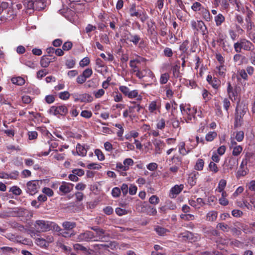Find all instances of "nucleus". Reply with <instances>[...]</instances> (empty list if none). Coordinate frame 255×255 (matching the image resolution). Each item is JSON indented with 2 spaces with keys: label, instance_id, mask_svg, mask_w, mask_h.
<instances>
[{
  "label": "nucleus",
  "instance_id": "obj_1",
  "mask_svg": "<svg viewBox=\"0 0 255 255\" xmlns=\"http://www.w3.org/2000/svg\"><path fill=\"white\" fill-rule=\"evenodd\" d=\"M34 226L39 232H47L50 230L59 231L61 230V228L57 224L48 221L37 220Z\"/></svg>",
  "mask_w": 255,
  "mask_h": 255
},
{
  "label": "nucleus",
  "instance_id": "obj_2",
  "mask_svg": "<svg viewBox=\"0 0 255 255\" xmlns=\"http://www.w3.org/2000/svg\"><path fill=\"white\" fill-rule=\"evenodd\" d=\"M250 160V154H247L245 158L243 159L240 166V168L236 174V177L240 179L241 177L245 176L249 173V170L247 167V164Z\"/></svg>",
  "mask_w": 255,
  "mask_h": 255
},
{
  "label": "nucleus",
  "instance_id": "obj_3",
  "mask_svg": "<svg viewBox=\"0 0 255 255\" xmlns=\"http://www.w3.org/2000/svg\"><path fill=\"white\" fill-rule=\"evenodd\" d=\"M42 180H32L27 183L26 192L30 195H34L37 192L38 189L42 184Z\"/></svg>",
  "mask_w": 255,
  "mask_h": 255
},
{
  "label": "nucleus",
  "instance_id": "obj_4",
  "mask_svg": "<svg viewBox=\"0 0 255 255\" xmlns=\"http://www.w3.org/2000/svg\"><path fill=\"white\" fill-rule=\"evenodd\" d=\"M49 113L54 115L65 116L68 113V109L64 105L52 106L49 109Z\"/></svg>",
  "mask_w": 255,
  "mask_h": 255
},
{
  "label": "nucleus",
  "instance_id": "obj_5",
  "mask_svg": "<svg viewBox=\"0 0 255 255\" xmlns=\"http://www.w3.org/2000/svg\"><path fill=\"white\" fill-rule=\"evenodd\" d=\"M95 238L94 233L90 231H86L77 236L76 238L78 242H89Z\"/></svg>",
  "mask_w": 255,
  "mask_h": 255
},
{
  "label": "nucleus",
  "instance_id": "obj_6",
  "mask_svg": "<svg viewBox=\"0 0 255 255\" xmlns=\"http://www.w3.org/2000/svg\"><path fill=\"white\" fill-rule=\"evenodd\" d=\"M1 13H2V15L0 17V20L1 22L5 21L6 20H12L14 18V15H15V11L11 7L8 8Z\"/></svg>",
  "mask_w": 255,
  "mask_h": 255
},
{
  "label": "nucleus",
  "instance_id": "obj_7",
  "mask_svg": "<svg viewBox=\"0 0 255 255\" xmlns=\"http://www.w3.org/2000/svg\"><path fill=\"white\" fill-rule=\"evenodd\" d=\"M125 40H128L129 41L132 42L134 45H137V44L141 40V38L139 35L137 34H132L131 33H129L127 36H125Z\"/></svg>",
  "mask_w": 255,
  "mask_h": 255
},
{
  "label": "nucleus",
  "instance_id": "obj_8",
  "mask_svg": "<svg viewBox=\"0 0 255 255\" xmlns=\"http://www.w3.org/2000/svg\"><path fill=\"white\" fill-rule=\"evenodd\" d=\"M238 164V160L234 157H230L229 159H226L224 165L228 169H232L235 166Z\"/></svg>",
  "mask_w": 255,
  "mask_h": 255
},
{
  "label": "nucleus",
  "instance_id": "obj_9",
  "mask_svg": "<svg viewBox=\"0 0 255 255\" xmlns=\"http://www.w3.org/2000/svg\"><path fill=\"white\" fill-rule=\"evenodd\" d=\"M74 185L73 184L63 182L60 186L59 190L64 194L69 193L72 189Z\"/></svg>",
  "mask_w": 255,
  "mask_h": 255
},
{
  "label": "nucleus",
  "instance_id": "obj_10",
  "mask_svg": "<svg viewBox=\"0 0 255 255\" xmlns=\"http://www.w3.org/2000/svg\"><path fill=\"white\" fill-rule=\"evenodd\" d=\"M183 187L184 186L183 184L175 185L171 189L170 191V196L173 198L174 197L182 191Z\"/></svg>",
  "mask_w": 255,
  "mask_h": 255
},
{
  "label": "nucleus",
  "instance_id": "obj_11",
  "mask_svg": "<svg viewBox=\"0 0 255 255\" xmlns=\"http://www.w3.org/2000/svg\"><path fill=\"white\" fill-rule=\"evenodd\" d=\"M235 226L241 229L246 234L253 233L255 231V229L253 228L251 229L250 227H249L248 225L242 224L240 223H237V225H235Z\"/></svg>",
  "mask_w": 255,
  "mask_h": 255
},
{
  "label": "nucleus",
  "instance_id": "obj_12",
  "mask_svg": "<svg viewBox=\"0 0 255 255\" xmlns=\"http://www.w3.org/2000/svg\"><path fill=\"white\" fill-rule=\"evenodd\" d=\"M203 232L210 237L218 236L219 235L218 232L216 230L214 229L212 227L203 228Z\"/></svg>",
  "mask_w": 255,
  "mask_h": 255
},
{
  "label": "nucleus",
  "instance_id": "obj_13",
  "mask_svg": "<svg viewBox=\"0 0 255 255\" xmlns=\"http://www.w3.org/2000/svg\"><path fill=\"white\" fill-rule=\"evenodd\" d=\"M199 175L197 172H194L189 175L188 179V183L190 186H194L197 182V176Z\"/></svg>",
  "mask_w": 255,
  "mask_h": 255
},
{
  "label": "nucleus",
  "instance_id": "obj_14",
  "mask_svg": "<svg viewBox=\"0 0 255 255\" xmlns=\"http://www.w3.org/2000/svg\"><path fill=\"white\" fill-rule=\"evenodd\" d=\"M74 249L78 252H81L83 255H86L91 250L89 248H87L82 245L76 244L73 246Z\"/></svg>",
  "mask_w": 255,
  "mask_h": 255
},
{
  "label": "nucleus",
  "instance_id": "obj_15",
  "mask_svg": "<svg viewBox=\"0 0 255 255\" xmlns=\"http://www.w3.org/2000/svg\"><path fill=\"white\" fill-rule=\"evenodd\" d=\"M241 47L245 50H251L252 47L253 46V44L249 41L245 39H241Z\"/></svg>",
  "mask_w": 255,
  "mask_h": 255
},
{
  "label": "nucleus",
  "instance_id": "obj_16",
  "mask_svg": "<svg viewBox=\"0 0 255 255\" xmlns=\"http://www.w3.org/2000/svg\"><path fill=\"white\" fill-rule=\"evenodd\" d=\"M200 29L203 35L208 34V30L204 22L202 20L197 21V30Z\"/></svg>",
  "mask_w": 255,
  "mask_h": 255
},
{
  "label": "nucleus",
  "instance_id": "obj_17",
  "mask_svg": "<svg viewBox=\"0 0 255 255\" xmlns=\"http://www.w3.org/2000/svg\"><path fill=\"white\" fill-rule=\"evenodd\" d=\"M153 143L155 147V153L156 154H160V148L162 145H164V143L162 141L157 139H155L153 141Z\"/></svg>",
  "mask_w": 255,
  "mask_h": 255
},
{
  "label": "nucleus",
  "instance_id": "obj_18",
  "mask_svg": "<svg viewBox=\"0 0 255 255\" xmlns=\"http://www.w3.org/2000/svg\"><path fill=\"white\" fill-rule=\"evenodd\" d=\"M76 226V224L74 222L65 221L62 223V227L65 230H71Z\"/></svg>",
  "mask_w": 255,
  "mask_h": 255
},
{
  "label": "nucleus",
  "instance_id": "obj_19",
  "mask_svg": "<svg viewBox=\"0 0 255 255\" xmlns=\"http://www.w3.org/2000/svg\"><path fill=\"white\" fill-rule=\"evenodd\" d=\"M52 61H51L50 59L47 58L46 55H43L41 57V60L40 61V64L41 67L43 68L47 67L49 64L52 62Z\"/></svg>",
  "mask_w": 255,
  "mask_h": 255
},
{
  "label": "nucleus",
  "instance_id": "obj_20",
  "mask_svg": "<svg viewBox=\"0 0 255 255\" xmlns=\"http://www.w3.org/2000/svg\"><path fill=\"white\" fill-rule=\"evenodd\" d=\"M76 150L78 155L85 156L87 154V149L84 146L78 143L76 146Z\"/></svg>",
  "mask_w": 255,
  "mask_h": 255
},
{
  "label": "nucleus",
  "instance_id": "obj_21",
  "mask_svg": "<svg viewBox=\"0 0 255 255\" xmlns=\"http://www.w3.org/2000/svg\"><path fill=\"white\" fill-rule=\"evenodd\" d=\"M193 234L188 231L185 232L179 235V238H182L184 240L192 241L193 239Z\"/></svg>",
  "mask_w": 255,
  "mask_h": 255
},
{
  "label": "nucleus",
  "instance_id": "obj_22",
  "mask_svg": "<svg viewBox=\"0 0 255 255\" xmlns=\"http://www.w3.org/2000/svg\"><path fill=\"white\" fill-rule=\"evenodd\" d=\"M46 4L44 0H35V9L40 10L44 9Z\"/></svg>",
  "mask_w": 255,
  "mask_h": 255
},
{
  "label": "nucleus",
  "instance_id": "obj_23",
  "mask_svg": "<svg viewBox=\"0 0 255 255\" xmlns=\"http://www.w3.org/2000/svg\"><path fill=\"white\" fill-rule=\"evenodd\" d=\"M169 162H171L172 164H175V165L180 166L182 163V158L178 155H174L171 159H169Z\"/></svg>",
  "mask_w": 255,
  "mask_h": 255
},
{
  "label": "nucleus",
  "instance_id": "obj_24",
  "mask_svg": "<svg viewBox=\"0 0 255 255\" xmlns=\"http://www.w3.org/2000/svg\"><path fill=\"white\" fill-rule=\"evenodd\" d=\"M203 18L207 21H210L211 19V16L209 11L204 7H202L201 10Z\"/></svg>",
  "mask_w": 255,
  "mask_h": 255
},
{
  "label": "nucleus",
  "instance_id": "obj_25",
  "mask_svg": "<svg viewBox=\"0 0 255 255\" xmlns=\"http://www.w3.org/2000/svg\"><path fill=\"white\" fill-rule=\"evenodd\" d=\"M217 212L215 211L209 212L206 216V220L209 221H214L217 217Z\"/></svg>",
  "mask_w": 255,
  "mask_h": 255
},
{
  "label": "nucleus",
  "instance_id": "obj_26",
  "mask_svg": "<svg viewBox=\"0 0 255 255\" xmlns=\"http://www.w3.org/2000/svg\"><path fill=\"white\" fill-rule=\"evenodd\" d=\"M90 229L95 232H96L97 236L98 237H104V235L105 233V231L103 229L100 228L98 226H94L90 227Z\"/></svg>",
  "mask_w": 255,
  "mask_h": 255
},
{
  "label": "nucleus",
  "instance_id": "obj_27",
  "mask_svg": "<svg viewBox=\"0 0 255 255\" xmlns=\"http://www.w3.org/2000/svg\"><path fill=\"white\" fill-rule=\"evenodd\" d=\"M11 82L14 84L21 86L24 84L25 80L23 78L18 77L16 78H12L11 79Z\"/></svg>",
  "mask_w": 255,
  "mask_h": 255
},
{
  "label": "nucleus",
  "instance_id": "obj_28",
  "mask_svg": "<svg viewBox=\"0 0 255 255\" xmlns=\"http://www.w3.org/2000/svg\"><path fill=\"white\" fill-rule=\"evenodd\" d=\"M8 2L4 0H0V13H1L5 11L8 7Z\"/></svg>",
  "mask_w": 255,
  "mask_h": 255
},
{
  "label": "nucleus",
  "instance_id": "obj_29",
  "mask_svg": "<svg viewBox=\"0 0 255 255\" xmlns=\"http://www.w3.org/2000/svg\"><path fill=\"white\" fill-rule=\"evenodd\" d=\"M242 118L241 115H239L237 113V115H236L235 117V121L234 123V128H237L238 127H240L242 124Z\"/></svg>",
  "mask_w": 255,
  "mask_h": 255
},
{
  "label": "nucleus",
  "instance_id": "obj_30",
  "mask_svg": "<svg viewBox=\"0 0 255 255\" xmlns=\"http://www.w3.org/2000/svg\"><path fill=\"white\" fill-rule=\"evenodd\" d=\"M24 5L27 9H35V0H26L24 2Z\"/></svg>",
  "mask_w": 255,
  "mask_h": 255
},
{
  "label": "nucleus",
  "instance_id": "obj_31",
  "mask_svg": "<svg viewBox=\"0 0 255 255\" xmlns=\"http://www.w3.org/2000/svg\"><path fill=\"white\" fill-rule=\"evenodd\" d=\"M155 231L160 236H164L166 235L167 232H169V231L164 228L157 226L155 228Z\"/></svg>",
  "mask_w": 255,
  "mask_h": 255
},
{
  "label": "nucleus",
  "instance_id": "obj_32",
  "mask_svg": "<svg viewBox=\"0 0 255 255\" xmlns=\"http://www.w3.org/2000/svg\"><path fill=\"white\" fill-rule=\"evenodd\" d=\"M217 136V133L215 131H210L208 133L205 137L207 141H212Z\"/></svg>",
  "mask_w": 255,
  "mask_h": 255
},
{
  "label": "nucleus",
  "instance_id": "obj_33",
  "mask_svg": "<svg viewBox=\"0 0 255 255\" xmlns=\"http://www.w3.org/2000/svg\"><path fill=\"white\" fill-rule=\"evenodd\" d=\"M215 20L217 26L221 25L225 20V17L222 14H219L215 17Z\"/></svg>",
  "mask_w": 255,
  "mask_h": 255
},
{
  "label": "nucleus",
  "instance_id": "obj_34",
  "mask_svg": "<svg viewBox=\"0 0 255 255\" xmlns=\"http://www.w3.org/2000/svg\"><path fill=\"white\" fill-rule=\"evenodd\" d=\"M36 241L37 245L41 247L46 248L48 246L47 242H45L44 239L43 238H38L36 240Z\"/></svg>",
  "mask_w": 255,
  "mask_h": 255
},
{
  "label": "nucleus",
  "instance_id": "obj_35",
  "mask_svg": "<svg viewBox=\"0 0 255 255\" xmlns=\"http://www.w3.org/2000/svg\"><path fill=\"white\" fill-rule=\"evenodd\" d=\"M204 164V160L202 159H198L195 166V169L197 170H201L203 168Z\"/></svg>",
  "mask_w": 255,
  "mask_h": 255
},
{
  "label": "nucleus",
  "instance_id": "obj_36",
  "mask_svg": "<svg viewBox=\"0 0 255 255\" xmlns=\"http://www.w3.org/2000/svg\"><path fill=\"white\" fill-rule=\"evenodd\" d=\"M219 75L220 76L224 77L225 75V72L226 71V68L224 65H221L218 67H216Z\"/></svg>",
  "mask_w": 255,
  "mask_h": 255
},
{
  "label": "nucleus",
  "instance_id": "obj_37",
  "mask_svg": "<svg viewBox=\"0 0 255 255\" xmlns=\"http://www.w3.org/2000/svg\"><path fill=\"white\" fill-rule=\"evenodd\" d=\"M58 246L61 249V250L64 252L65 253L68 254L71 253V249L70 247L66 246L61 243H59Z\"/></svg>",
  "mask_w": 255,
  "mask_h": 255
},
{
  "label": "nucleus",
  "instance_id": "obj_38",
  "mask_svg": "<svg viewBox=\"0 0 255 255\" xmlns=\"http://www.w3.org/2000/svg\"><path fill=\"white\" fill-rule=\"evenodd\" d=\"M116 213L119 216H122L130 212L129 210H126V208H116Z\"/></svg>",
  "mask_w": 255,
  "mask_h": 255
},
{
  "label": "nucleus",
  "instance_id": "obj_39",
  "mask_svg": "<svg viewBox=\"0 0 255 255\" xmlns=\"http://www.w3.org/2000/svg\"><path fill=\"white\" fill-rule=\"evenodd\" d=\"M9 192H11L15 195H19L21 193V190L17 186H14L10 188Z\"/></svg>",
  "mask_w": 255,
  "mask_h": 255
},
{
  "label": "nucleus",
  "instance_id": "obj_40",
  "mask_svg": "<svg viewBox=\"0 0 255 255\" xmlns=\"http://www.w3.org/2000/svg\"><path fill=\"white\" fill-rule=\"evenodd\" d=\"M70 94L68 91L62 92L59 94V98L63 100H66L68 99L70 97Z\"/></svg>",
  "mask_w": 255,
  "mask_h": 255
},
{
  "label": "nucleus",
  "instance_id": "obj_41",
  "mask_svg": "<svg viewBox=\"0 0 255 255\" xmlns=\"http://www.w3.org/2000/svg\"><path fill=\"white\" fill-rule=\"evenodd\" d=\"M242 150L243 148L241 146H235L233 148L232 154L234 156H238L241 153Z\"/></svg>",
  "mask_w": 255,
  "mask_h": 255
},
{
  "label": "nucleus",
  "instance_id": "obj_42",
  "mask_svg": "<svg viewBox=\"0 0 255 255\" xmlns=\"http://www.w3.org/2000/svg\"><path fill=\"white\" fill-rule=\"evenodd\" d=\"M57 232H59L60 235L64 238L71 237L72 236L75 235L74 234H73V233L70 234L69 232L66 231L65 230L62 229L61 228L60 231H57Z\"/></svg>",
  "mask_w": 255,
  "mask_h": 255
},
{
  "label": "nucleus",
  "instance_id": "obj_43",
  "mask_svg": "<svg viewBox=\"0 0 255 255\" xmlns=\"http://www.w3.org/2000/svg\"><path fill=\"white\" fill-rule=\"evenodd\" d=\"M169 79V75L167 73H164L161 75L160 78V83L161 84L166 83Z\"/></svg>",
  "mask_w": 255,
  "mask_h": 255
},
{
  "label": "nucleus",
  "instance_id": "obj_44",
  "mask_svg": "<svg viewBox=\"0 0 255 255\" xmlns=\"http://www.w3.org/2000/svg\"><path fill=\"white\" fill-rule=\"evenodd\" d=\"M95 153L99 160L102 161L105 159V156L101 150L96 149Z\"/></svg>",
  "mask_w": 255,
  "mask_h": 255
},
{
  "label": "nucleus",
  "instance_id": "obj_45",
  "mask_svg": "<svg viewBox=\"0 0 255 255\" xmlns=\"http://www.w3.org/2000/svg\"><path fill=\"white\" fill-rule=\"evenodd\" d=\"M92 73L93 71L92 69L87 68L83 71L82 75L87 79L92 75Z\"/></svg>",
  "mask_w": 255,
  "mask_h": 255
},
{
  "label": "nucleus",
  "instance_id": "obj_46",
  "mask_svg": "<svg viewBox=\"0 0 255 255\" xmlns=\"http://www.w3.org/2000/svg\"><path fill=\"white\" fill-rule=\"evenodd\" d=\"M202 7H203L202 6L201 4L198 2H194L191 7L192 9L195 11L199 10L201 11L202 9Z\"/></svg>",
  "mask_w": 255,
  "mask_h": 255
},
{
  "label": "nucleus",
  "instance_id": "obj_47",
  "mask_svg": "<svg viewBox=\"0 0 255 255\" xmlns=\"http://www.w3.org/2000/svg\"><path fill=\"white\" fill-rule=\"evenodd\" d=\"M210 84L215 89H218L220 85V81L217 78L214 77Z\"/></svg>",
  "mask_w": 255,
  "mask_h": 255
},
{
  "label": "nucleus",
  "instance_id": "obj_48",
  "mask_svg": "<svg viewBox=\"0 0 255 255\" xmlns=\"http://www.w3.org/2000/svg\"><path fill=\"white\" fill-rule=\"evenodd\" d=\"M227 182L224 179H222L220 181L219 184H218V189L219 192H222L225 187H226Z\"/></svg>",
  "mask_w": 255,
  "mask_h": 255
},
{
  "label": "nucleus",
  "instance_id": "obj_49",
  "mask_svg": "<svg viewBox=\"0 0 255 255\" xmlns=\"http://www.w3.org/2000/svg\"><path fill=\"white\" fill-rule=\"evenodd\" d=\"M72 46H73V44L71 42H70V41L65 42L62 46L63 50L68 51L72 48Z\"/></svg>",
  "mask_w": 255,
  "mask_h": 255
},
{
  "label": "nucleus",
  "instance_id": "obj_50",
  "mask_svg": "<svg viewBox=\"0 0 255 255\" xmlns=\"http://www.w3.org/2000/svg\"><path fill=\"white\" fill-rule=\"evenodd\" d=\"M130 14L131 16H137L140 13V11H136L135 10V5H132V6L129 9Z\"/></svg>",
  "mask_w": 255,
  "mask_h": 255
},
{
  "label": "nucleus",
  "instance_id": "obj_51",
  "mask_svg": "<svg viewBox=\"0 0 255 255\" xmlns=\"http://www.w3.org/2000/svg\"><path fill=\"white\" fill-rule=\"evenodd\" d=\"M121 193V189L118 187H115L112 191V194L114 197H118Z\"/></svg>",
  "mask_w": 255,
  "mask_h": 255
},
{
  "label": "nucleus",
  "instance_id": "obj_52",
  "mask_svg": "<svg viewBox=\"0 0 255 255\" xmlns=\"http://www.w3.org/2000/svg\"><path fill=\"white\" fill-rule=\"evenodd\" d=\"M81 116L86 119H89L92 116V113L87 110L82 111L81 113Z\"/></svg>",
  "mask_w": 255,
  "mask_h": 255
},
{
  "label": "nucleus",
  "instance_id": "obj_53",
  "mask_svg": "<svg viewBox=\"0 0 255 255\" xmlns=\"http://www.w3.org/2000/svg\"><path fill=\"white\" fill-rule=\"evenodd\" d=\"M209 168L211 171H213L214 173L217 172L219 170L217 165L213 161L210 162Z\"/></svg>",
  "mask_w": 255,
  "mask_h": 255
},
{
  "label": "nucleus",
  "instance_id": "obj_54",
  "mask_svg": "<svg viewBox=\"0 0 255 255\" xmlns=\"http://www.w3.org/2000/svg\"><path fill=\"white\" fill-rule=\"evenodd\" d=\"M124 166L128 168V170L129 169V166L132 165L133 164V161L131 158H126L123 162Z\"/></svg>",
  "mask_w": 255,
  "mask_h": 255
},
{
  "label": "nucleus",
  "instance_id": "obj_55",
  "mask_svg": "<svg viewBox=\"0 0 255 255\" xmlns=\"http://www.w3.org/2000/svg\"><path fill=\"white\" fill-rule=\"evenodd\" d=\"M244 137V133L243 131H240L237 132L236 135V139L238 141H241Z\"/></svg>",
  "mask_w": 255,
  "mask_h": 255
},
{
  "label": "nucleus",
  "instance_id": "obj_56",
  "mask_svg": "<svg viewBox=\"0 0 255 255\" xmlns=\"http://www.w3.org/2000/svg\"><path fill=\"white\" fill-rule=\"evenodd\" d=\"M42 192L46 195L51 197L53 195V191L50 188L44 187L42 189Z\"/></svg>",
  "mask_w": 255,
  "mask_h": 255
},
{
  "label": "nucleus",
  "instance_id": "obj_57",
  "mask_svg": "<svg viewBox=\"0 0 255 255\" xmlns=\"http://www.w3.org/2000/svg\"><path fill=\"white\" fill-rule=\"evenodd\" d=\"M137 17H139L142 22H144L148 18V16L146 13L142 11L140 12Z\"/></svg>",
  "mask_w": 255,
  "mask_h": 255
},
{
  "label": "nucleus",
  "instance_id": "obj_58",
  "mask_svg": "<svg viewBox=\"0 0 255 255\" xmlns=\"http://www.w3.org/2000/svg\"><path fill=\"white\" fill-rule=\"evenodd\" d=\"M90 63V59L88 57H85L82 60H81L79 63L80 66L81 67H85L88 65Z\"/></svg>",
  "mask_w": 255,
  "mask_h": 255
},
{
  "label": "nucleus",
  "instance_id": "obj_59",
  "mask_svg": "<svg viewBox=\"0 0 255 255\" xmlns=\"http://www.w3.org/2000/svg\"><path fill=\"white\" fill-rule=\"evenodd\" d=\"M65 65L67 68H72L75 65V61L74 59H68L66 61Z\"/></svg>",
  "mask_w": 255,
  "mask_h": 255
},
{
  "label": "nucleus",
  "instance_id": "obj_60",
  "mask_svg": "<svg viewBox=\"0 0 255 255\" xmlns=\"http://www.w3.org/2000/svg\"><path fill=\"white\" fill-rule=\"evenodd\" d=\"M28 135L29 140H33L37 138L38 134L35 131H31L28 132Z\"/></svg>",
  "mask_w": 255,
  "mask_h": 255
},
{
  "label": "nucleus",
  "instance_id": "obj_61",
  "mask_svg": "<svg viewBox=\"0 0 255 255\" xmlns=\"http://www.w3.org/2000/svg\"><path fill=\"white\" fill-rule=\"evenodd\" d=\"M159 201V198L156 195L151 196L149 199V202L150 203L153 205L158 203Z\"/></svg>",
  "mask_w": 255,
  "mask_h": 255
},
{
  "label": "nucleus",
  "instance_id": "obj_62",
  "mask_svg": "<svg viewBox=\"0 0 255 255\" xmlns=\"http://www.w3.org/2000/svg\"><path fill=\"white\" fill-rule=\"evenodd\" d=\"M164 54L165 56H167L168 57H171L173 55V52L171 48L168 47H166L164 49Z\"/></svg>",
  "mask_w": 255,
  "mask_h": 255
},
{
  "label": "nucleus",
  "instance_id": "obj_63",
  "mask_svg": "<svg viewBox=\"0 0 255 255\" xmlns=\"http://www.w3.org/2000/svg\"><path fill=\"white\" fill-rule=\"evenodd\" d=\"M100 56L106 61H112L114 60V56L111 54H108V56L107 57L104 53H101Z\"/></svg>",
  "mask_w": 255,
  "mask_h": 255
},
{
  "label": "nucleus",
  "instance_id": "obj_64",
  "mask_svg": "<svg viewBox=\"0 0 255 255\" xmlns=\"http://www.w3.org/2000/svg\"><path fill=\"white\" fill-rule=\"evenodd\" d=\"M72 172L76 175L82 176L84 174V171L81 169H73Z\"/></svg>",
  "mask_w": 255,
  "mask_h": 255
}]
</instances>
